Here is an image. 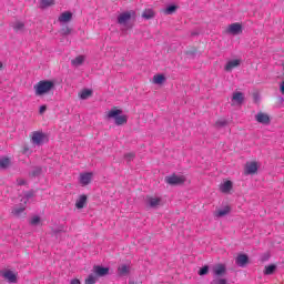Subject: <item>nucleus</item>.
<instances>
[{"instance_id":"1","label":"nucleus","mask_w":284,"mask_h":284,"mask_svg":"<svg viewBox=\"0 0 284 284\" xmlns=\"http://www.w3.org/2000/svg\"><path fill=\"white\" fill-rule=\"evenodd\" d=\"M54 88L55 84L52 80H42L33 85L36 97H45V94H50Z\"/></svg>"},{"instance_id":"2","label":"nucleus","mask_w":284,"mask_h":284,"mask_svg":"<svg viewBox=\"0 0 284 284\" xmlns=\"http://www.w3.org/2000/svg\"><path fill=\"white\" fill-rule=\"evenodd\" d=\"M227 274L225 264H217L213 266V280L211 284H227V278L223 277Z\"/></svg>"},{"instance_id":"3","label":"nucleus","mask_w":284,"mask_h":284,"mask_svg":"<svg viewBox=\"0 0 284 284\" xmlns=\"http://www.w3.org/2000/svg\"><path fill=\"white\" fill-rule=\"evenodd\" d=\"M121 114H123L121 109H112L106 113V119H114L115 125H125L128 123V115Z\"/></svg>"},{"instance_id":"4","label":"nucleus","mask_w":284,"mask_h":284,"mask_svg":"<svg viewBox=\"0 0 284 284\" xmlns=\"http://www.w3.org/2000/svg\"><path fill=\"white\" fill-rule=\"evenodd\" d=\"M132 19H136V11H124L118 16V23L119 26H123L124 28H132V24H129Z\"/></svg>"},{"instance_id":"5","label":"nucleus","mask_w":284,"mask_h":284,"mask_svg":"<svg viewBox=\"0 0 284 284\" xmlns=\"http://www.w3.org/2000/svg\"><path fill=\"white\" fill-rule=\"evenodd\" d=\"M32 196H34V192H32V191L24 193V196L20 200L21 206L14 207L12 210V214L14 216H21V214H23V212H26V205L28 204V201H30V199H32Z\"/></svg>"},{"instance_id":"6","label":"nucleus","mask_w":284,"mask_h":284,"mask_svg":"<svg viewBox=\"0 0 284 284\" xmlns=\"http://www.w3.org/2000/svg\"><path fill=\"white\" fill-rule=\"evenodd\" d=\"M31 143L32 145H37L40 148V145H43L48 143V134H45L42 131H34L31 133Z\"/></svg>"},{"instance_id":"7","label":"nucleus","mask_w":284,"mask_h":284,"mask_svg":"<svg viewBox=\"0 0 284 284\" xmlns=\"http://www.w3.org/2000/svg\"><path fill=\"white\" fill-rule=\"evenodd\" d=\"M165 182L169 185H183V183H185V175L173 174L171 176H166Z\"/></svg>"},{"instance_id":"8","label":"nucleus","mask_w":284,"mask_h":284,"mask_svg":"<svg viewBox=\"0 0 284 284\" xmlns=\"http://www.w3.org/2000/svg\"><path fill=\"white\" fill-rule=\"evenodd\" d=\"M145 203L146 207L156 210V207H161V205H163V200L159 196H148Z\"/></svg>"},{"instance_id":"9","label":"nucleus","mask_w":284,"mask_h":284,"mask_svg":"<svg viewBox=\"0 0 284 284\" xmlns=\"http://www.w3.org/2000/svg\"><path fill=\"white\" fill-rule=\"evenodd\" d=\"M93 178H94V173L92 172L80 173L79 183L80 185H82V187H85V185H90V183H92Z\"/></svg>"},{"instance_id":"10","label":"nucleus","mask_w":284,"mask_h":284,"mask_svg":"<svg viewBox=\"0 0 284 284\" xmlns=\"http://www.w3.org/2000/svg\"><path fill=\"white\" fill-rule=\"evenodd\" d=\"M258 172V162L251 161L246 162L244 168V174H256Z\"/></svg>"},{"instance_id":"11","label":"nucleus","mask_w":284,"mask_h":284,"mask_svg":"<svg viewBox=\"0 0 284 284\" xmlns=\"http://www.w3.org/2000/svg\"><path fill=\"white\" fill-rule=\"evenodd\" d=\"M226 32L233 36L241 34V32H243V26L239 22L232 23L227 27Z\"/></svg>"},{"instance_id":"12","label":"nucleus","mask_w":284,"mask_h":284,"mask_svg":"<svg viewBox=\"0 0 284 284\" xmlns=\"http://www.w3.org/2000/svg\"><path fill=\"white\" fill-rule=\"evenodd\" d=\"M0 274L8 283H17V273H14V271L4 270L1 271Z\"/></svg>"},{"instance_id":"13","label":"nucleus","mask_w":284,"mask_h":284,"mask_svg":"<svg viewBox=\"0 0 284 284\" xmlns=\"http://www.w3.org/2000/svg\"><path fill=\"white\" fill-rule=\"evenodd\" d=\"M239 65H241V59L229 60L224 65V70L225 72H232V70L239 68Z\"/></svg>"},{"instance_id":"14","label":"nucleus","mask_w":284,"mask_h":284,"mask_svg":"<svg viewBox=\"0 0 284 284\" xmlns=\"http://www.w3.org/2000/svg\"><path fill=\"white\" fill-rule=\"evenodd\" d=\"M109 273H110L109 267H103L99 265L93 267V274L97 276V278H99L100 276H108Z\"/></svg>"},{"instance_id":"15","label":"nucleus","mask_w":284,"mask_h":284,"mask_svg":"<svg viewBox=\"0 0 284 284\" xmlns=\"http://www.w3.org/2000/svg\"><path fill=\"white\" fill-rule=\"evenodd\" d=\"M232 187H234V184L232 181L227 180L220 184V192H222V194H230V192H232Z\"/></svg>"},{"instance_id":"16","label":"nucleus","mask_w":284,"mask_h":284,"mask_svg":"<svg viewBox=\"0 0 284 284\" xmlns=\"http://www.w3.org/2000/svg\"><path fill=\"white\" fill-rule=\"evenodd\" d=\"M255 120L257 123H262V125H270V115L266 113L260 112L255 115Z\"/></svg>"},{"instance_id":"17","label":"nucleus","mask_w":284,"mask_h":284,"mask_svg":"<svg viewBox=\"0 0 284 284\" xmlns=\"http://www.w3.org/2000/svg\"><path fill=\"white\" fill-rule=\"evenodd\" d=\"M250 262V257L246 254L237 255L235 263L239 267H245V264Z\"/></svg>"},{"instance_id":"18","label":"nucleus","mask_w":284,"mask_h":284,"mask_svg":"<svg viewBox=\"0 0 284 284\" xmlns=\"http://www.w3.org/2000/svg\"><path fill=\"white\" fill-rule=\"evenodd\" d=\"M85 203H88V195H80L75 202L77 210H83V207H85Z\"/></svg>"},{"instance_id":"19","label":"nucleus","mask_w":284,"mask_h":284,"mask_svg":"<svg viewBox=\"0 0 284 284\" xmlns=\"http://www.w3.org/2000/svg\"><path fill=\"white\" fill-rule=\"evenodd\" d=\"M232 101H233V103L241 105L243 103V101H245V95L243 94V92H235L232 95Z\"/></svg>"},{"instance_id":"20","label":"nucleus","mask_w":284,"mask_h":284,"mask_svg":"<svg viewBox=\"0 0 284 284\" xmlns=\"http://www.w3.org/2000/svg\"><path fill=\"white\" fill-rule=\"evenodd\" d=\"M58 21L60 23H68V22L72 21V12L65 11V12L61 13Z\"/></svg>"},{"instance_id":"21","label":"nucleus","mask_w":284,"mask_h":284,"mask_svg":"<svg viewBox=\"0 0 284 284\" xmlns=\"http://www.w3.org/2000/svg\"><path fill=\"white\" fill-rule=\"evenodd\" d=\"M92 89H83L79 93V99H81V101H87V99H90V97H92Z\"/></svg>"},{"instance_id":"22","label":"nucleus","mask_w":284,"mask_h":284,"mask_svg":"<svg viewBox=\"0 0 284 284\" xmlns=\"http://www.w3.org/2000/svg\"><path fill=\"white\" fill-rule=\"evenodd\" d=\"M232 211L230 206H224L215 212L216 219H221L223 216H227V214Z\"/></svg>"},{"instance_id":"23","label":"nucleus","mask_w":284,"mask_h":284,"mask_svg":"<svg viewBox=\"0 0 284 284\" xmlns=\"http://www.w3.org/2000/svg\"><path fill=\"white\" fill-rule=\"evenodd\" d=\"M119 276H128L130 274V265L122 264L118 267Z\"/></svg>"},{"instance_id":"24","label":"nucleus","mask_w":284,"mask_h":284,"mask_svg":"<svg viewBox=\"0 0 284 284\" xmlns=\"http://www.w3.org/2000/svg\"><path fill=\"white\" fill-rule=\"evenodd\" d=\"M85 61L84 55H78L75 59L71 60V64L74 68H79V65H83V62Z\"/></svg>"},{"instance_id":"25","label":"nucleus","mask_w":284,"mask_h":284,"mask_svg":"<svg viewBox=\"0 0 284 284\" xmlns=\"http://www.w3.org/2000/svg\"><path fill=\"white\" fill-rule=\"evenodd\" d=\"M153 83L155 85H163V83H165V75L164 74H155L153 77Z\"/></svg>"},{"instance_id":"26","label":"nucleus","mask_w":284,"mask_h":284,"mask_svg":"<svg viewBox=\"0 0 284 284\" xmlns=\"http://www.w3.org/2000/svg\"><path fill=\"white\" fill-rule=\"evenodd\" d=\"M10 168V159L6 156L0 158V170H6Z\"/></svg>"},{"instance_id":"27","label":"nucleus","mask_w":284,"mask_h":284,"mask_svg":"<svg viewBox=\"0 0 284 284\" xmlns=\"http://www.w3.org/2000/svg\"><path fill=\"white\" fill-rule=\"evenodd\" d=\"M154 10L152 9H145L142 13V19H146V20H150V19H154Z\"/></svg>"},{"instance_id":"28","label":"nucleus","mask_w":284,"mask_h":284,"mask_svg":"<svg viewBox=\"0 0 284 284\" xmlns=\"http://www.w3.org/2000/svg\"><path fill=\"white\" fill-rule=\"evenodd\" d=\"M12 28L16 30V32H21L23 31V28H26V24L21 21H16L13 22Z\"/></svg>"},{"instance_id":"29","label":"nucleus","mask_w":284,"mask_h":284,"mask_svg":"<svg viewBox=\"0 0 284 284\" xmlns=\"http://www.w3.org/2000/svg\"><path fill=\"white\" fill-rule=\"evenodd\" d=\"M274 272H276V265L271 264L268 266H265L264 274L265 276L272 275Z\"/></svg>"},{"instance_id":"30","label":"nucleus","mask_w":284,"mask_h":284,"mask_svg":"<svg viewBox=\"0 0 284 284\" xmlns=\"http://www.w3.org/2000/svg\"><path fill=\"white\" fill-rule=\"evenodd\" d=\"M50 6H54V0H40V8L44 10V8H50Z\"/></svg>"},{"instance_id":"31","label":"nucleus","mask_w":284,"mask_h":284,"mask_svg":"<svg viewBox=\"0 0 284 284\" xmlns=\"http://www.w3.org/2000/svg\"><path fill=\"white\" fill-rule=\"evenodd\" d=\"M98 280L99 277H97L94 273L90 274L85 280V284H94Z\"/></svg>"},{"instance_id":"32","label":"nucleus","mask_w":284,"mask_h":284,"mask_svg":"<svg viewBox=\"0 0 284 284\" xmlns=\"http://www.w3.org/2000/svg\"><path fill=\"white\" fill-rule=\"evenodd\" d=\"M176 12V6L172 4L164 9V14H174Z\"/></svg>"},{"instance_id":"33","label":"nucleus","mask_w":284,"mask_h":284,"mask_svg":"<svg viewBox=\"0 0 284 284\" xmlns=\"http://www.w3.org/2000/svg\"><path fill=\"white\" fill-rule=\"evenodd\" d=\"M41 223V217L39 215H34L30 219V225H39Z\"/></svg>"},{"instance_id":"34","label":"nucleus","mask_w":284,"mask_h":284,"mask_svg":"<svg viewBox=\"0 0 284 284\" xmlns=\"http://www.w3.org/2000/svg\"><path fill=\"white\" fill-rule=\"evenodd\" d=\"M210 272V266H204L199 271L200 276H205Z\"/></svg>"},{"instance_id":"35","label":"nucleus","mask_w":284,"mask_h":284,"mask_svg":"<svg viewBox=\"0 0 284 284\" xmlns=\"http://www.w3.org/2000/svg\"><path fill=\"white\" fill-rule=\"evenodd\" d=\"M215 125L217 128H225V125H227V121L226 120H219Z\"/></svg>"},{"instance_id":"36","label":"nucleus","mask_w":284,"mask_h":284,"mask_svg":"<svg viewBox=\"0 0 284 284\" xmlns=\"http://www.w3.org/2000/svg\"><path fill=\"white\" fill-rule=\"evenodd\" d=\"M31 174H32L33 176H39V175L41 174V168L36 166V168L32 170Z\"/></svg>"},{"instance_id":"37","label":"nucleus","mask_w":284,"mask_h":284,"mask_svg":"<svg viewBox=\"0 0 284 284\" xmlns=\"http://www.w3.org/2000/svg\"><path fill=\"white\" fill-rule=\"evenodd\" d=\"M125 159L126 161H132V159H134V153H126Z\"/></svg>"},{"instance_id":"38","label":"nucleus","mask_w":284,"mask_h":284,"mask_svg":"<svg viewBox=\"0 0 284 284\" xmlns=\"http://www.w3.org/2000/svg\"><path fill=\"white\" fill-rule=\"evenodd\" d=\"M17 183H18V185H26L27 184L26 180H23V179H18Z\"/></svg>"},{"instance_id":"39","label":"nucleus","mask_w":284,"mask_h":284,"mask_svg":"<svg viewBox=\"0 0 284 284\" xmlns=\"http://www.w3.org/2000/svg\"><path fill=\"white\" fill-rule=\"evenodd\" d=\"M45 110H48V106L41 105L40 110H39L40 114H43V112H45Z\"/></svg>"},{"instance_id":"40","label":"nucleus","mask_w":284,"mask_h":284,"mask_svg":"<svg viewBox=\"0 0 284 284\" xmlns=\"http://www.w3.org/2000/svg\"><path fill=\"white\" fill-rule=\"evenodd\" d=\"M280 92H282V94H284V81L280 84Z\"/></svg>"},{"instance_id":"41","label":"nucleus","mask_w":284,"mask_h":284,"mask_svg":"<svg viewBox=\"0 0 284 284\" xmlns=\"http://www.w3.org/2000/svg\"><path fill=\"white\" fill-rule=\"evenodd\" d=\"M3 68V63L0 62V70Z\"/></svg>"}]
</instances>
